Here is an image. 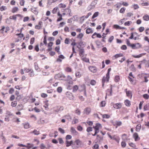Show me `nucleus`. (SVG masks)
<instances>
[{
  "label": "nucleus",
  "mask_w": 149,
  "mask_h": 149,
  "mask_svg": "<svg viewBox=\"0 0 149 149\" xmlns=\"http://www.w3.org/2000/svg\"><path fill=\"white\" fill-rule=\"evenodd\" d=\"M110 78V76L106 74L104 76L102 79V86L103 87L105 83H107L109 82Z\"/></svg>",
  "instance_id": "1"
},
{
  "label": "nucleus",
  "mask_w": 149,
  "mask_h": 149,
  "mask_svg": "<svg viewBox=\"0 0 149 149\" xmlns=\"http://www.w3.org/2000/svg\"><path fill=\"white\" fill-rule=\"evenodd\" d=\"M102 128V126L101 124L97 123L95 127H94V128L95 129V133L94 134V136L97 134V133L99 132L100 130Z\"/></svg>",
  "instance_id": "2"
},
{
  "label": "nucleus",
  "mask_w": 149,
  "mask_h": 149,
  "mask_svg": "<svg viewBox=\"0 0 149 149\" xmlns=\"http://www.w3.org/2000/svg\"><path fill=\"white\" fill-rule=\"evenodd\" d=\"M17 17H19L20 19H21L23 17V16L21 14H17L15 15H13L12 16H10L9 17V19H13L15 21H16L17 20Z\"/></svg>",
  "instance_id": "3"
},
{
  "label": "nucleus",
  "mask_w": 149,
  "mask_h": 149,
  "mask_svg": "<svg viewBox=\"0 0 149 149\" xmlns=\"http://www.w3.org/2000/svg\"><path fill=\"white\" fill-rule=\"evenodd\" d=\"M109 136L111 139L115 141L118 143H119L120 138L119 136L116 135H114L112 136L110 135H109Z\"/></svg>",
  "instance_id": "4"
},
{
  "label": "nucleus",
  "mask_w": 149,
  "mask_h": 149,
  "mask_svg": "<svg viewBox=\"0 0 149 149\" xmlns=\"http://www.w3.org/2000/svg\"><path fill=\"white\" fill-rule=\"evenodd\" d=\"M125 91L126 93L127 96L130 98V99H131L132 96V91L128 90L127 88H126L125 89Z\"/></svg>",
  "instance_id": "5"
},
{
  "label": "nucleus",
  "mask_w": 149,
  "mask_h": 149,
  "mask_svg": "<svg viewBox=\"0 0 149 149\" xmlns=\"http://www.w3.org/2000/svg\"><path fill=\"white\" fill-rule=\"evenodd\" d=\"M112 123L113 126H116V128L118 126H120L122 124V122L119 121H116L115 122L112 121Z\"/></svg>",
  "instance_id": "6"
},
{
  "label": "nucleus",
  "mask_w": 149,
  "mask_h": 149,
  "mask_svg": "<svg viewBox=\"0 0 149 149\" xmlns=\"http://www.w3.org/2000/svg\"><path fill=\"white\" fill-rule=\"evenodd\" d=\"M56 76L60 80H63L66 78V76L62 74L58 73L56 74Z\"/></svg>",
  "instance_id": "7"
},
{
  "label": "nucleus",
  "mask_w": 149,
  "mask_h": 149,
  "mask_svg": "<svg viewBox=\"0 0 149 149\" xmlns=\"http://www.w3.org/2000/svg\"><path fill=\"white\" fill-rule=\"evenodd\" d=\"M130 47L133 49H136L140 48V46L139 43H138L135 44H132Z\"/></svg>",
  "instance_id": "8"
},
{
  "label": "nucleus",
  "mask_w": 149,
  "mask_h": 149,
  "mask_svg": "<svg viewBox=\"0 0 149 149\" xmlns=\"http://www.w3.org/2000/svg\"><path fill=\"white\" fill-rule=\"evenodd\" d=\"M42 21H40L39 22L38 25L35 26V28L37 29H40L42 28Z\"/></svg>",
  "instance_id": "9"
},
{
  "label": "nucleus",
  "mask_w": 149,
  "mask_h": 149,
  "mask_svg": "<svg viewBox=\"0 0 149 149\" xmlns=\"http://www.w3.org/2000/svg\"><path fill=\"white\" fill-rule=\"evenodd\" d=\"M122 107V104L119 103H117L113 105V107L116 109H120Z\"/></svg>",
  "instance_id": "10"
},
{
  "label": "nucleus",
  "mask_w": 149,
  "mask_h": 149,
  "mask_svg": "<svg viewBox=\"0 0 149 149\" xmlns=\"http://www.w3.org/2000/svg\"><path fill=\"white\" fill-rule=\"evenodd\" d=\"M24 106L22 104H19L16 107V109L18 111H21L23 109Z\"/></svg>",
  "instance_id": "11"
},
{
  "label": "nucleus",
  "mask_w": 149,
  "mask_h": 149,
  "mask_svg": "<svg viewBox=\"0 0 149 149\" xmlns=\"http://www.w3.org/2000/svg\"><path fill=\"white\" fill-rule=\"evenodd\" d=\"M80 56L82 58L84 56V50L83 49L80 48L78 50Z\"/></svg>",
  "instance_id": "12"
},
{
  "label": "nucleus",
  "mask_w": 149,
  "mask_h": 149,
  "mask_svg": "<svg viewBox=\"0 0 149 149\" xmlns=\"http://www.w3.org/2000/svg\"><path fill=\"white\" fill-rule=\"evenodd\" d=\"M113 28L116 29H125V27L120 26L117 24H114L113 25Z\"/></svg>",
  "instance_id": "13"
},
{
  "label": "nucleus",
  "mask_w": 149,
  "mask_h": 149,
  "mask_svg": "<svg viewBox=\"0 0 149 149\" xmlns=\"http://www.w3.org/2000/svg\"><path fill=\"white\" fill-rule=\"evenodd\" d=\"M133 137L135 141H137L140 139V138L139 137L138 134L136 133H134L133 134Z\"/></svg>",
  "instance_id": "14"
},
{
  "label": "nucleus",
  "mask_w": 149,
  "mask_h": 149,
  "mask_svg": "<svg viewBox=\"0 0 149 149\" xmlns=\"http://www.w3.org/2000/svg\"><path fill=\"white\" fill-rule=\"evenodd\" d=\"M58 57V58L56 60V61L58 62H61L62 59H64L65 58L64 56L62 54L60 55Z\"/></svg>",
  "instance_id": "15"
},
{
  "label": "nucleus",
  "mask_w": 149,
  "mask_h": 149,
  "mask_svg": "<svg viewBox=\"0 0 149 149\" xmlns=\"http://www.w3.org/2000/svg\"><path fill=\"white\" fill-rule=\"evenodd\" d=\"M91 111V109L90 108H86L84 111V114L88 115L89 114Z\"/></svg>",
  "instance_id": "16"
},
{
  "label": "nucleus",
  "mask_w": 149,
  "mask_h": 149,
  "mask_svg": "<svg viewBox=\"0 0 149 149\" xmlns=\"http://www.w3.org/2000/svg\"><path fill=\"white\" fill-rule=\"evenodd\" d=\"M134 34H137V33L136 32L132 33L131 34V36L129 37V38L130 39H134V40H136L137 39V38L136 37H134Z\"/></svg>",
  "instance_id": "17"
},
{
  "label": "nucleus",
  "mask_w": 149,
  "mask_h": 149,
  "mask_svg": "<svg viewBox=\"0 0 149 149\" xmlns=\"http://www.w3.org/2000/svg\"><path fill=\"white\" fill-rule=\"evenodd\" d=\"M125 104L127 107H129L131 105L130 101L129 100L127 99L124 101Z\"/></svg>",
  "instance_id": "18"
},
{
  "label": "nucleus",
  "mask_w": 149,
  "mask_h": 149,
  "mask_svg": "<svg viewBox=\"0 0 149 149\" xmlns=\"http://www.w3.org/2000/svg\"><path fill=\"white\" fill-rule=\"evenodd\" d=\"M24 127L25 129H28L31 127V126L28 123H25L23 124Z\"/></svg>",
  "instance_id": "19"
},
{
  "label": "nucleus",
  "mask_w": 149,
  "mask_h": 149,
  "mask_svg": "<svg viewBox=\"0 0 149 149\" xmlns=\"http://www.w3.org/2000/svg\"><path fill=\"white\" fill-rule=\"evenodd\" d=\"M73 142L72 141H68L66 140L65 141L66 146L67 147H68L71 146V145L72 144Z\"/></svg>",
  "instance_id": "20"
},
{
  "label": "nucleus",
  "mask_w": 149,
  "mask_h": 149,
  "mask_svg": "<svg viewBox=\"0 0 149 149\" xmlns=\"http://www.w3.org/2000/svg\"><path fill=\"white\" fill-rule=\"evenodd\" d=\"M143 19L146 21H148L149 20V16L147 14L145 15L143 17Z\"/></svg>",
  "instance_id": "21"
},
{
  "label": "nucleus",
  "mask_w": 149,
  "mask_h": 149,
  "mask_svg": "<svg viewBox=\"0 0 149 149\" xmlns=\"http://www.w3.org/2000/svg\"><path fill=\"white\" fill-rule=\"evenodd\" d=\"M70 131L72 133L74 134L75 135H77L78 134V132L73 127H71Z\"/></svg>",
  "instance_id": "22"
},
{
  "label": "nucleus",
  "mask_w": 149,
  "mask_h": 149,
  "mask_svg": "<svg viewBox=\"0 0 149 149\" xmlns=\"http://www.w3.org/2000/svg\"><path fill=\"white\" fill-rule=\"evenodd\" d=\"M79 87L77 85H75L72 87V92L74 93L76 92L78 89Z\"/></svg>",
  "instance_id": "23"
},
{
  "label": "nucleus",
  "mask_w": 149,
  "mask_h": 149,
  "mask_svg": "<svg viewBox=\"0 0 149 149\" xmlns=\"http://www.w3.org/2000/svg\"><path fill=\"white\" fill-rule=\"evenodd\" d=\"M122 138L123 141H127L128 140L127 135V134H124L122 135Z\"/></svg>",
  "instance_id": "24"
},
{
  "label": "nucleus",
  "mask_w": 149,
  "mask_h": 149,
  "mask_svg": "<svg viewBox=\"0 0 149 149\" xmlns=\"http://www.w3.org/2000/svg\"><path fill=\"white\" fill-rule=\"evenodd\" d=\"M76 145L78 146H80L82 144V142L79 139L76 140L75 141Z\"/></svg>",
  "instance_id": "25"
},
{
  "label": "nucleus",
  "mask_w": 149,
  "mask_h": 149,
  "mask_svg": "<svg viewBox=\"0 0 149 149\" xmlns=\"http://www.w3.org/2000/svg\"><path fill=\"white\" fill-rule=\"evenodd\" d=\"M19 10V9L17 7H15L13 8L11 10V12L13 13H15L17 12Z\"/></svg>",
  "instance_id": "26"
},
{
  "label": "nucleus",
  "mask_w": 149,
  "mask_h": 149,
  "mask_svg": "<svg viewBox=\"0 0 149 149\" xmlns=\"http://www.w3.org/2000/svg\"><path fill=\"white\" fill-rule=\"evenodd\" d=\"M123 56V54L120 53L115 54L113 56V57H114L115 59H116L119 57Z\"/></svg>",
  "instance_id": "27"
},
{
  "label": "nucleus",
  "mask_w": 149,
  "mask_h": 149,
  "mask_svg": "<svg viewBox=\"0 0 149 149\" xmlns=\"http://www.w3.org/2000/svg\"><path fill=\"white\" fill-rule=\"evenodd\" d=\"M85 90V86L84 84H83L80 86L79 91H80Z\"/></svg>",
  "instance_id": "28"
},
{
  "label": "nucleus",
  "mask_w": 149,
  "mask_h": 149,
  "mask_svg": "<svg viewBox=\"0 0 149 149\" xmlns=\"http://www.w3.org/2000/svg\"><path fill=\"white\" fill-rule=\"evenodd\" d=\"M66 95L67 97L69 98H71L72 97V93L69 91L66 92Z\"/></svg>",
  "instance_id": "29"
},
{
  "label": "nucleus",
  "mask_w": 149,
  "mask_h": 149,
  "mask_svg": "<svg viewBox=\"0 0 149 149\" xmlns=\"http://www.w3.org/2000/svg\"><path fill=\"white\" fill-rule=\"evenodd\" d=\"M31 133H33L34 135H38L40 134V131H37L36 129H35L33 131L31 132Z\"/></svg>",
  "instance_id": "30"
},
{
  "label": "nucleus",
  "mask_w": 149,
  "mask_h": 149,
  "mask_svg": "<svg viewBox=\"0 0 149 149\" xmlns=\"http://www.w3.org/2000/svg\"><path fill=\"white\" fill-rule=\"evenodd\" d=\"M101 115H102V117L103 118L108 119L110 117V116L108 114H104L102 115L101 114Z\"/></svg>",
  "instance_id": "31"
},
{
  "label": "nucleus",
  "mask_w": 149,
  "mask_h": 149,
  "mask_svg": "<svg viewBox=\"0 0 149 149\" xmlns=\"http://www.w3.org/2000/svg\"><path fill=\"white\" fill-rule=\"evenodd\" d=\"M17 104V103L16 101H12L11 103V105L13 107H16Z\"/></svg>",
  "instance_id": "32"
},
{
  "label": "nucleus",
  "mask_w": 149,
  "mask_h": 149,
  "mask_svg": "<svg viewBox=\"0 0 149 149\" xmlns=\"http://www.w3.org/2000/svg\"><path fill=\"white\" fill-rule=\"evenodd\" d=\"M65 71L68 72H72V69L70 67H67L65 69Z\"/></svg>",
  "instance_id": "33"
},
{
  "label": "nucleus",
  "mask_w": 149,
  "mask_h": 149,
  "mask_svg": "<svg viewBox=\"0 0 149 149\" xmlns=\"http://www.w3.org/2000/svg\"><path fill=\"white\" fill-rule=\"evenodd\" d=\"M128 79H129V81L131 82L132 84H136L135 80L133 79L132 78L130 77H128Z\"/></svg>",
  "instance_id": "34"
},
{
  "label": "nucleus",
  "mask_w": 149,
  "mask_h": 149,
  "mask_svg": "<svg viewBox=\"0 0 149 149\" xmlns=\"http://www.w3.org/2000/svg\"><path fill=\"white\" fill-rule=\"evenodd\" d=\"M120 80V77L118 75L116 76L115 77L114 79V81L115 82H118Z\"/></svg>",
  "instance_id": "35"
},
{
  "label": "nucleus",
  "mask_w": 149,
  "mask_h": 149,
  "mask_svg": "<svg viewBox=\"0 0 149 149\" xmlns=\"http://www.w3.org/2000/svg\"><path fill=\"white\" fill-rule=\"evenodd\" d=\"M144 55L143 54H139L138 55H132V56L134 58H139L141 57H142Z\"/></svg>",
  "instance_id": "36"
},
{
  "label": "nucleus",
  "mask_w": 149,
  "mask_h": 149,
  "mask_svg": "<svg viewBox=\"0 0 149 149\" xmlns=\"http://www.w3.org/2000/svg\"><path fill=\"white\" fill-rule=\"evenodd\" d=\"M141 128V125L140 124H138L136 126V131L137 132H139L140 131Z\"/></svg>",
  "instance_id": "37"
},
{
  "label": "nucleus",
  "mask_w": 149,
  "mask_h": 149,
  "mask_svg": "<svg viewBox=\"0 0 149 149\" xmlns=\"http://www.w3.org/2000/svg\"><path fill=\"white\" fill-rule=\"evenodd\" d=\"M27 146H26V147L28 149H30L33 147V144L28 143L27 144Z\"/></svg>",
  "instance_id": "38"
},
{
  "label": "nucleus",
  "mask_w": 149,
  "mask_h": 149,
  "mask_svg": "<svg viewBox=\"0 0 149 149\" xmlns=\"http://www.w3.org/2000/svg\"><path fill=\"white\" fill-rule=\"evenodd\" d=\"M75 76L77 78H80L81 77V75L80 72H77L75 73Z\"/></svg>",
  "instance_id": "39"
},
{
  "label": "nucleus",
  "mask_w": 149,
  "mask_h": 149,
  "mask_svg": "<svg viewBox=\"0 0 149 149\" xmlns=\"http://www.w3.org/2000/svg\"><path fill=\"white\" fill-rule=\"evenodd\" d=\"M58 9V7L54 8L52 10V12L53 14H55L57 12V10Z\"/></svg>",
  "instance_id": "40"
},
{
  "label": "nucleus",
  "mask_w": 149,
  "mask_h": 149,
  "mask_svg": "<svg viewBox=\"0 0 149 149\" xmlns=\"http://www.w3.org/2000/svg\"><path fill=\"white\" fill-rule=\"evenodd\" d=\"M86 33L87 34H89L92 33V29L90 28L87 29L86 30Z\"/></svg>",
  "instance_id": "41"
},
{
  "label": "nucleus",
  "mask_w": 149,
  "mask_h": 149,
  "mask_svg": "<svg viewBox=\"0 0 149 149\" xmlns=\"http://www.w3.org/2000/svg\"><path fill=\"white\" fill-rule=\"evenodd\" d=\"M39 6L40 7H43L44 6L43 3V1L41 0L38 2Z\"/></svg>",
  "instance_id": "42"
},
{
  "label": "nucleus",
  "mask_w": 149,
  "mask_h": 149,
  "mask_svg": "<svg viewBox=\"0 0 149 149\" xmlns=\"http://www.w3.org/2000/svg\"><path fill=\"white\" fill-rule=\"evenodd\" d=\"M83 36V34L82 33H80L77 36V38H78L81 39Z\"/></svg>",
  "instance_id": "43"
},
{
  "label": "nucleus",
  "mask_w": 149,
  "mask_h": 149,
  "mask_svg": "<svg viewBox=\"0 0 149 149\" xmlns=\"http://www.w3.org/2000/svg\"><path fill=\"white\" fill-rule=\"evenodd\" d=\"M22 31V30H21L20 32V33H17L16 34V36H19V37L20 38H23L24 36L23 34L21 33Z\"/></svg>",
  "instance_id": "44"
},
{
  "label": "nucleus",
  "mask_w": 149,
  "mask_h": 149,
  "mask_svg": "<svg viewBox=\"0 0 149 149\" xmlns=\"http://www.w3.org/2000/svg\"><path fill=\"white\" fill-rule=\"evenodd\" d=\"M132 23V22L131 21H128L124 23V25L125 26H129Z\"/></svg>",
  "instance_id": "45"
},
{
  "label": "nucleus",
  "mask_w": 149,
  "mask_h": 149,
  "mask_svg": "<svg viewBox=\"0 0 149 149\" xmlns=\"http://www.w3.org/2000/svg\"><path fill=\"white\" fill-rule=\"evenodd\" d=\"M138 30L139 32H142L144 31V28L143 26H141L138 28Z\"/></svg>",
  "instance_id": "46"
},
{
  "label": "nucleus",
  "mask_w": 149,
  "mask_h": 149,
  "mask_svg": "<svg viewBox=\"0 0 149 149\" xmlns=\"http://www.w3.org/2000/svg\"><path fill=\"white\" fill-rule=\"evenodd\" d=\"M24 71L25 72L28 73L30 71H32V69L27 68H24Z\"/></svg>",
  "instance_id": "47"
},
{
  "label": "nucleus",
  "mask_w": 149,
  "mask_h": 149,
  "mask_svg": "<svg viewBox=\"0 0 149 149\" xmlns=\"http://www.w3.org/2000/svg\"><path fill=\"white\" fill-rule=\"evenodd\" d=\"M60 49L59 46L56 47L55 49V51L57 52L58 54L60 53L59 51Z\"/></svg>",
  "instance_id": "48"
},
{
  "label": "nucleus",
  "mask_w": 149,
  "mask_h": 149,
  "mask_svg": "<svg viewBox=\"0 0 149 149\" xmlns=\"http://www.w3.org/2000/svg\"><path fill=\"white\" fill-rule=\"evenodd\" d=\"M130 68L132 71H135V68L134 67V64H132L130 67Z\"/></svg>",
  "instance_id": "49"
},
{
  "label": "nucleus",
  "mask_w": 149,
  "mask_h": 149,
  "mask_svg": "<svg viewBox=\"0 0 149 149\" xmlns=\"http://www.w3.org/2000/svg\"><path fill=\"white\" fill-rule=\"evenodd\" d=\"M58 6L60 8H65L66 7V6L65 4L62 3L59 4Z\"/></svg>",
  "instance_id": "50"
},
{
  "label": "nucleus",
  "mask_w": 149,
  "mask_h": 149,
  "mask_svg": "<svg viewBox=\"0 0 149 149\" xmlns=\"http://www.w3.org/2000/svg\"><path fill=\"white\" fill-rule=\"evenodd\" d=\"M126 8L124 7L121 8L120 10L119 11L120 13H125Z\"/></svg>",
  "instance_id": "51"
},
{
  "label": "nucleus",
  "mask_w": 149,
  "mask_h": 149,
  "mask_svg": "<svg viewBox=\"0 0 149 149\" xmlns=\"http://www.w3.org/2000/svg\"><path fill=\"white\" fill-rule=\"evenodd\" d=\"M43 43L45 45H47V36H44L43 38Z\"/></svg>",
  "instance_id": "52"
},
{
  "label": "nucleus",
  "mask_w": 149,
  "mask_h": 149,
  "mask_svg": "<svg viewBox=\"0 0 149 149\" xmlns=\"http://www.w3.org/2000/svg\"><path fill=\"white\" fill-rule=\"evenodd\" d=\"M30 72L29 74V76L30 77H33L34 75V74L33 70L32 69V71H30Z\"/></svg>",
  "instance_id": "53"
},
{
  "label": "nucleus",
  "mask_w": 149,
  "mask_h": 149,
  "mask_svg": "<svg viewBox=\"0 0 149 149\" xmlns=\"http://www.w3.org/2000/svg\"><path fill=\"white\" fill-rule=\"evenodd\" d=\"M57 92L59 93H61L62 91V88L61 87H58L57 89Z\"/></svg>",
  "instance_id": "54"
},
{
  "label": "nucleus",
  "mask_w": 149,
  "mask_h": 149,
  "mask_svg": "<svg viewBox=\"0 0 149 149\" xmlns=\"http://www.w3.org/2000/svg\"><path fill=\"white\" fill-rule=\"evenodd\" d=\"M129 145L131 147L135 148L136 147L135 144L132 142L129 143Z\"/></svg>",
  "instance_id": "55"
},
{
  "label": "nucleus",
  "mask_w": 149,
  "mask_h": 149,
  "mask_svg": "<svg viewBox=\"0 0 149 149\" xmlns=\"http://www.w3.org/2000/svg\"><path fill=\"white\" fill-rule=\"evenodd\" d=\"M58 130L62 134H63L65 132L64 130L61 128H59L58 129Z\"/></svg>",
  "instance_id": "56"
},
{
  "label": "nucleus",
  "mask_w": 149,
  "mask_h": 149,
  "mask_svg": "<svg viewBox=\"0 0 149 149\" xmlns=\"http://www.w3.org/2000/svg\"><path fill=\"white\" fill-rule=\"evenodd\" d=\"M132 6L134 10L137 9L139 8V6L137 4H134L132 5Z\"/></svg>",
  "instance_id": "57"
},
{
  "label": "nucleus",
  "mask_w": 149,
  "mask_h": 149,
  "mask_svg": "<svg viewBox=\"0 0 149 149\" xmlns=\"http://www.w3.org/2000/svg\"><path fill=\"white\" fill-rule=\"evenodd\" d=\"M7 9V8L6 6H1L0 8V10L1 11H2L3 10H6Z\"/></svg>",
  "instance_id": "58"
},
{
  "label": "nucleus",
  "mask_w": 149,
  "mask_h": 149,
  "mask_svg": "<svg viewBox=\"0 0 149 149\" xmlns=\"http://www.w3.org/2000/svg\"><path fill=\"white\" fill-rule=\"evenodd\" d=\"M67 80H66V81H67L72 80V77L71 76H70V75H68L67 76Z\"/></svg>",
  "instance_id": "59"
},
{
  "label": "nucleus",
  "mask_w": 149,
  "mask_h": 149,
  "mask_svg": "<svg viewBox=\"0 0 149 149\" xmlns=\"http://www.w3.org/2000/svg\"><path fill=\"white\" fill-rule=\"evenodd\" d=\"M29 17L26 16L24 17V18L23 21L24 22H26L29 20Z\"/></svg>",
  "instance_id": "60"
},
{
  "label": "nucleus",
  "mask_w": 149,
  "mask_h": 149,
  "mask_svg": "<svg viewBox=\"0 0 149 149\" xmlns=\"http://www.w3.org/2000/svg\"><path fill=\"white\" fill-rule=\"evenodd\" d=\"M72 136L70 135H66L65 137V139L66 140L68 141V140L72 138Z\"/></svg>",
  "instance_id": "61"
},
{
  "label": "nucleus",
  "mask_w": 149,
  "mask_h": 149,
  "mask_svg": "<svg viewBox=\"0 0 149 149\" xmlns=\"http://www.w3.org/2000/svg\"><path fill=\"white\" fill-rule=\"evenodd\" d=\"M126 143L125 141H122L121 143V146L123 148H125L126 147Z\"/></svg>",
  "instance_id": "62"
},
{
  "label": "nucleus",
  "mask_w": 149,
  "mask_h": 149,
  "mask_svg": "<svg viewBox=\"0 0 149 149\" xmlns=\"http://www.w3.org/2000/svg\"><path fill=\"white\" fill-rule=\"evenodd\" d=\"M25 3V1L24 0H20L19 2V4L21 6H24Z\"/></svg>",
  "instance_id": "63"
},
{
  "label": "nucleus",
  "mask_w": 149,
  "mask_h": 149,
  "mask_svg": "<svg viewBox=\"0 0 149 149\" xmlns=\"http://www.w3.org/2000/svg\"><path fill=\"white\" fill-rule=\"evenodd\" d=\"M14 91V89L13 88H10L9 91V93L10 94H12Z\"/></svg>",
  "instance_id": "64"
}]
</instances>
